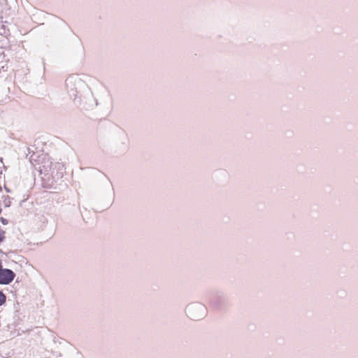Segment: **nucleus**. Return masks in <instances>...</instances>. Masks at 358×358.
I'll return each mask as SVG.
<instances>
[{
  "mask_svg": "<svg viewBox=\"0 0 358 358\" xmlns=\"http://www.w3.org/2000/svg\"><path fill=\"white\" fill-rule=\"evenodd\" d=\"M5 237V231L0 229V243L3 241Z\"/></svg>",
  "mask_w": 358,
  "mask_h": 358,
  "instance_id": "3",
  "label": "nucleus"
},
{
  "mask_svg": "<svg viewBox=\"0 0 358 358\" xmlns=\"http://www.w3.org/2000/svg\"><path fill=\"white\" fill-rule=\"evenodd\" d=\"M6 295L1 291H0V306L3 305L6 302Z\"/></svg>",
  "mask_w": 358,
  "mask_h": 358,
  "instance_id": "2",
  "label": "nucleus"
},
{
  "mask_svg": "<svg viewBox=\"0 0 358 358\" xmlns=\"http://www.w3.org/2000/svg\"><path fill=\"white\" fill-rule=\"evenodd\" d=\"M3 224H6V221H5V220H3Z\"/></svg>",
  "mask_w": 358,
  "mask_h": 358,
  "instance_id": "4",
  "label": "nucleus"
},
{
  "mask_svg": "<svg viewBox=\"0 0 358 358\" xmlns=\"http://www.w3.org/2000/svg\"><path fill=\"white\" fill-rule=\"evenodd\" d=\"M15 276V275L13 271L8 268H3V266L0 268L1 285H8L13 280Z\"/></svg>",
  "mask_w": 358,
  "mask_h": 358,
  "instance_id": "1",
  "label": "nucleus"
}]
</instances>
